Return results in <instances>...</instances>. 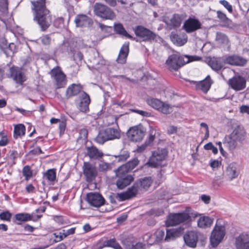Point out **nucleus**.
<instances>
[{
  "label": "nucleus",
  "instance_id": "1",
  "mask_svg": "<svg viewBox=\"0 0 249 249\" xmlns=\"http://www.w3.org/2000/svg\"><path fill=\"white\" fill-rule=\"evenodd\" d=\"M32 3L36 12L35 20L42 31H46L52 23V17L46 8L45 0H36L32 1Z\"/></svg>",
  "mask_w": 249,
  "mask_h": 249
},
{
  "label": "nucleus",
  "instance_id": "2",
  "mask_svg": "<svg viewBox=\"0 0 249 249\" xmlns=\"http://www.w3.org/2000/svg\"><path fill=\"white\" fill-rule=\"evenodd\" d=\"M200 59L199 57L196 56L184 55L183 56L178 54H173L168 57L166 64L169 68L177 71L184 64L193 61L198 60Z\"/></svg>",
  "mask_w": 249,
  "mask_h": 249
},
{
  "label": "nucleus",
  "instance_id": "3",
  "mask_svg": "<svg viewBox=\"0 0 249 249\" xmlns=\"http://www.w3.org/2000/svg\"><path fill=\"white\" fill-rule=\"evenodd\" d=\"M93 8L95 14L102 18L113 20L115 18L116 15L113 11L105 4L96 3Z\"/></svg>",
  "mask_w": 249,
  "mask_h": 249
},
{
  "label": "nucleus",
  "instance_id": "4",
  "mask_svg": "<svg viewBox=\"0 0 249 249\" xmlns=\"http://www.w3.org/2000/svg\"><path fill=\"white\" fill-rule=\"evenodd\" d=\"M8 77L11 78L18 85L23 86L27 80V77L21 68L13 66L9 68Z\"/></svg>",
  "mask_w": 249,
  "mask_h": 249
},
{
  "label": "nucleus",
  "instance_id": "5",
  "mask_svg": "<svg viewBox=\"0 0 249 249\" xmlns=\"http://www.w3.org/2000/svg\"><path fill=\"white\" fill-rule=\"evenodd\" d=\"M225 228L221 225L216 224L210 236V242L213 247H216L223 240L225 235Z\"/></svg>",
  "mask_w": 249,
  "mask_h": 249
},
{
  "label": "nucleus",
  "instance_id": "6",
  "mask_svg": "<svg viewBox=\"0 0 249 249\" xmlns=\"http://www.w3.org/2000/svg\"><path fill=\"white\" fill-rule=\"evenodd\" d=\"M147 104L152 107L160 110L163 114H170L172 112V107L168 104H166L160 100L148 98L146 100Z\"/></svg>",
  "mask_w": 249,
  "mask_h": 249
},
{
  "label": "nucleus",
  "instance_id": "7",
  "mask_svg": "<svg viewBox=\"0 0 249 249\" xmlns=\"http://www.w3.org/2000/svg\"><path fill=\"white\" fill-rule=\"evenodd\" d=\"M145 133V128L140 124L130 128L127 132V136L131 141L137 142L143 139Z\"/></svg>",
  "mask_w": 249,
  "mask_h": 249
},
{
  "label": "nucleus",
  "instance_id": "8",
  "mask_svg": "<svg viewBox=\"0 0 249 249\" xmlns=\"http://www.w3.org/2000/svg\"><path fill=\"white\" fill-rule=\"evenodd\" d=\"M167 152L165 149H158L153 152L148 162L146 163L151 167H157L160 165V162L164 160Z\"/></svg>",
  "mask_w": 249,
  "mask_h": 249
},
{
  "label": "nucleus",
  "instance_id": "9",
  "mask_svg": "<svg viewBox=\"0 0 249 249\" xmlns=\"http://www.w3.org/2000/svg\"><path fill=\"white\" fill-rule=\"evenodd\" d=\"M90 102L89 95L84 91L81 92L78 98L75 101L77 108L82 112H87L89 111Z\"/></svg>",
  "mask_w": 249,
  "mask_h": 249
},
{
  "label": "nucleus",
  "instance_id": "10",
  "mask_svg": "<svg viewBox=\"0 0 249 249\" xmlns=\"http://www.w3.org/2000/svg\"><path fill=\"white\" fill-rule=\"evenodd\" d=\"M82 169L83 174L88 182H92L97 176L98 171L96 166L90 162H84Z\"/></svg>",
  "mask_w": 249,
  "mask_h": 249
},
{
  "label": "nucleus",
  "instance_id": "11",
  "mask_svg": "<svg viewBox=\"0 0 249 249\" xmlns=\"http://www.w3.org/2000/svg\"><path fill=\"white\" fill-rule=\"evenodd\" d=\"M200 235V233L197 231H188L183 236L184 242L187 246L190 248H195L196 247L198 238Z\"/></svg>",
  "mask_w": 249,
  "mask_h": 249
},
{
  "label": "nucleus",
  "instance_id": "12",
  "mask_svg": "<svg viewBox=\"0 0 249 249\" xmlns=\"http://www.w3.org/2000/svg\"><path fill=\"white\" fill-rule=\"evenodd\" d=\"M134 31L135 35L141 38L143 41L153 40L157 36L155 33L142 26H137Z\"/></svg>",
  "mask_w": 249,
  "mask_h": 249
},
{
  "label": "nucleus",
  "instance_id": "13",
  "mask_svg": "<svg viewBox=\"0 0 249 249\" xmlns=\"http://www.w3.org/2000/svg\"><path fill=\"white\" fill-rule=\"evenodd\" d=\"M190 218V216L186 213L171 214L167 219V224L170 226H175L187 221Z\"/></svg>",
  "mask_w": 249,
  "mask_h": 249
},
{
  "label": "nucleus",
  "instance_id": "14",
  "mask_svg": "<svg viewBox=\"0 0 249 249\" xmlns=\"http://www.w3.org/2000/svg\"><path fill=\"white\" fill-rule=\"evenodd\" d=\"M222 61L225 64L232 66H243L247 63V60L237 55H230L223 56Z\"/></svg>",
  "mask_w": 249,
  "mask_h": 249
},
{
  "label": "nucleus",
  "instance_id": "15",
  "mask_svg": "<svg viewBox=\"0 0 249 249\" xmlns=\"http://www.w3.org/2000/svg\"><path fill=\"white\" fill-rule=\"evenodd\" d=\"M87 201L92 206L100 207L105 204V200L101 194L98 193H90L87 195Z\"/></svg>",
  "mask_w": 249,
  "mask_h": 249
},
{
  "label": "nucleus",
  "instance_id": "16",
  "mask_svg": "<svg viewBox=\"0 0 249 249\" xmlns=\"http://www.w3.org/2000/svg\"><path fill=\"white\" fill-rule=\"evenodd\" d=\"M52 76L55 80L58 88L63 87L66 84V75L62 71L60 67H56L51 71Z\"/></svg>",
  "mask_w": 249,
  "mask_h": 249
},
{
  "label": "nucleus",
  "instance_id": "17",
  "mask_svg": "<svg viewBox=\"0 0 249 249\" xmlns=\"http://www.w3.org/2000/svg\"><path fill=\"white\" fill-rule=\"evenodd\" d=\"M228 84L235 90L239 91L242 90L246 87V81L242 76H234L229 80Z\"/></svg>",
  "mask_w": 249,
  "mask_h": 249
},
{
  "label": "nucleus",
  "instance_id": "18",
  "mask_svg": "<svg viewBox=\"0 0 249 249\" xmlns=\"http://www.w3.org/2000/svg\"><path fill=\"white\" fill-rule=\"evenodd\" d=\"M201 27V23L198 20L189 18L184 23L183 28L188 33L193 32Z\"/></svg>",
  "mask_w": 249,
  "mask_h": 249
},
{
  "label": "nucleus",
  "instance_id": "19",
  "mask_svg": "<svg viewBox=\"0 0 249 249\" xmlns=\"http://www.w3.org/2000/svg\"><path fill=\"white\" fill-rule=\"evenodd\" d=\"M236 249H249V235L241 234L236 238Z\"/></svg>",
  "mask_w": 249,
  "mask_h": 249
},
{
  "label": "nucleus",
  "instance_id": "20",
  "mask_svg": "<svg viewBox=\"0 0 249 249\" xmlns=\"http://www.w3.org/2000/svg\"><path fill=\"white\" fill-rule=\"evenodd\" d=\"M139 190H140V189L138 186V184L135 183L126 192L118 194V196L121 200H125L135 196Z\"/></svg>",
  "mask_w": 249,
  "mask_h": 249
},
{
  "label": "nucleus",
  "instance_id": "21",
  "mask_svg": "<svg viewBox=\"0 0 249 249\" xmlns=\"http://www.w3.org/2000/svg\"><path fill=\"white\" fill-rule=\"evenodd\" d=\"M74 22L76 26L79 27H88L92 24V19L86 15L80 14L76 16Z\"/></svg>",
  "mask_w": 249,
  "mask_h": 249
},
{
  "label": "nucleus",
  "instance_id": "22",
  "mask_svg": "<svg viewBox=\"0 0 249 249\" xmlns=\"http://www.w3.org/2000/svg\"><path fill=\"white\" fill-rule=\"evenodd\" d=\"M129 53V43H124L120 49L119 55L116 59L118 63L124 64Z\"/></svg>",
  "mask_w": 249,
  "mask_h": 249
},
{
  "label": "nucleus",
  "instance_id": "23",
  "mask_svg": "<svg viewBox=\"0 0 249 249\" xmlns=\"http://www.w3.org/2000/svg\"><path fill=\"white\" fill-rule=\"evenodd\" d=\"M239 172L237 169V166L235 163H231L228 165L226 170V176L230 180L237 178Z\"/></svg>",
  "mask_w": 249,
  "mask_h": 249
},
{
  "label": "nucleus",
  "instance_id": "24",
  "mask_svg": "<svg viewBox=\"0 0 249 249\" xmlns=\"http://www.w3.org/2000/svg\"><path fill=\"white\" fill-rule=\"evenodd\" d=\"M118 178L116 181V185L118 188L123 189L129 185L134 180L132 176H126L125 177H117Z\"/></svg>",
  "mask_w": 249,
  "mask_h": 249
},
{
  "label": "nucleus",
  "instance_id": "25",
  "mask_svg": "<svg viewBox=\"0 0 249 249\" xmlns=\"http://www.w3.org/2000/svg\"><path fill=\"white\" fill-rule=\"evenodd\" d=\"M82 90V87L80 85L73 84L69 87L66 91V96L67 99L70 98L74 96L80 94Z\"/></svg>",
  "mask_w": 249,
  "mask_h": 249
},
{
  "label": "nucleus",
  "instance_id": "26",
  "mask_svg": "<svg viewBox=\"0 0 249 249\" xmlns=\"http://www.w3.org/2000/svg\"><path fill=\"white\" fill-rule=\"evenodd\" d=\"M185 18L184 14H175L170 19L169 25L173 28H178L180 26Z\"/></svg>",
  "mask_w": 249,
  "mask_h": 249
},
{
  "label": "nucleus",
  "instance_id": "27",
  "mask_svg": "<svg viewBox=\"0 0 249 249\" xmlns=\"http://www.w3.org/2000/svg\"><path fill=\"white\" fill-rule=\"evenodd\" d=\"M182 230L180 229H172L167 230L164 240L167 242L174 240L179 236L181 233Z\"/></svg>",
  "mask_w": 249,
  "mask_h": 249
},
{
  "label": "nucleus",
  "instance_id": "28",
  "mask_svg": "<svg viewBox=\"0 0 249 249\" xmlns=\"http://www.w3.org/2000/svg\"><path fill=\"white\" fill-rule=\"evenodd\" d=\"M87 155L90 159H99L103 156V153L94 146L87 147Z\"/></svg>",
  "mask_w": 249,
  "mask_h": 249
},
{
  "label": "nucleus",
  "instance_id": "29",
  "mask_svg": "<svg viewBox=\"0 0 249 249\" xmlns=\"http://www.w3.org/2000/svg\"><path fill=\"white\" fill-rule=\"evenodd\" d=\"M246 136L245 130L240 126L235 128L231 133V136L235 139L237 142H240L244 140Z\"/></svg>",
  "mask_w": 249,
  "mask_h": 249
},
{
  "label": "nucleus",
  "instance_id": "30",
  "mask_svg": "<svg viewBox=\"0 0 249 249\" xmlns=\"http://www.w3.org/2000/svg\"><path fill=\"white\" fill-rule=\"evenodd\" d=\"M172 41L176 45L181 46L185 44L187 41V38L184 36L172 34L170 36Z\"/></svg>",
  "mask_w": 249,
  "mask_h": 249
},
{
  "label": "nucleus",
  "instance_id": "31",
  "mask_svg": "<svg viewBox=\"0 0 249 249\" xmlns=\"http://www.w3.org/2000/svg\"><path fill=\"white\" fill-rule=\"evenodd\" d=\"M216 41L223 47L229 48L230 41L227 36L222 33H217L216 36Z\"/></svg>",
  "mask_w": 249,
  "mask_h": 249
},
{
  "label": "nucleus",
  "instance_id": "32",
  "mask_svg": "<svg viewBox=\"0 0 249 249\" xmlns=\"http://www.w3.org/2000/svg\"><path fill=\"white\" fill-rule=\"evenodd\" d=\"M237 141L231 136V134L229 136L225 137L224 145L228 147L229 150H232L235 148L237 146Z\"/></svg>",
  "mask_w": 249,
  "mask_h": 249
},
{
  "label": "nucleus",
  "instance_id": "33",
  "mask_svg": "<svg viewBox=\"0 0 249 249\" xmlns=\"http://www.w3.org/2000/svg\"><path fill=\"white\" fill-rule=\"evenodd\" d=\"M213 222V219L208 216H202L197 221V225L201 228H206L210 227Z\"/></svg>",
  "mask_w": 249,
  "mask_h": 249
},
{
  "label": "nucleus",
  "instance_id": "34",
  "mask_svg": "<svg viewBox=\"0 0 249 249\" xmlns=\"http://www.w3.org/2000/svg\"><path fill=\"white\" fill-rule=\"evenodd\" d=\"M138 184V186L140 190H147L151 185L152 180L151 178L146 177L142 179H140L135 182Z\"/></svg>",
  "mask_w": 249,
  "mask_h": 249
},
{
  "label": "nucleus",
  "instance_id": "35",
  "mask_svg": "<svg viewBox=\"0 0 249 249\" xmlns=\"http://www.w3.org/2000/svg\"><path fill=\"white\" fill-rule=\"evenodd\" d=\"M105 130L108 138V140L120 138V132L118 129L109 127L106 129Z\"/></svg>",
  "mask_w": 249,
  "mask_h": 249
},
{
  "label": "nucleus",
  "instance_id": "36",
  "mask_svg": "<svg viewBox=\"0 0 249 249\" xmlns=\"http://www.w3.org/2000/svg\"><path fill=\"white\" fill-rule=\"evenodd\" d=\"M211 79L209 76H208L206 78L200 82L197 85L198 88L202 90L204 93L207 92L210 89L212 85Z\"/></svg>",
  "mask_w": 249,
  "mask_h": 249
},
{
  "label": "nucleus",
  "instance_id": "37",
  "mask_svg": "<svg viewBox=\"0 0 249 249\" xmlns=\"http://www.w3.org/2000/svg\"><path fill=\"white\" fill-rule=\"evenodd\" d=\"M114 30L115 32L118 34H120L130 39H132L133 38L131 35L127 33L126 31L124 28L123 25L121 23H115Z\"/></svg>",
  "mask_w": 249,
  "mask_h": 249
},
{
  "label": "nucleus",
  "instance_id": "38",
  "mask_svg": "<svg viewBox=\"0 0 249 249\" xmlns=\"http://www.w3.org/2000/svg\"><path fill=\"white\" fill-rule=\"evenodd\" d=\"M25 133V127L23 124H19L15 126L14 137L15 139L24 135Z\"/></svg>",
  "mask_w": 249,
  "mask_h": 249
},
{
  "label": "nucleus",
  "instance_id": "39",
  "mask_svg": "<svg viewBox=\"0 0 249 249\" xmlns=\"http://www.w3.org/2000/svg\"><path fill=\"white\" fill-rule=\"evenodd\" d=\"M15 219L14 222H16V221L25 222L33 219L32 215L27 213H17L15 216Z\"/></svg>",
  "mask_w": 249,
  "mask_h": 249
},
{
  "label": "nucleus",
  "instance_id": "40",
  "mask_svg": "<svg viewBox=\"0 0 249 249\" xmlns=\"http://www.w3.org/2000/svg\"><path fill=\"white\" fill-rule=\"evenodd\" d=\"M114 156L118 162H124L129 158L130 154L127 150H122L119 155Z\"/></svg>",
  "mask_w": 249,
  "mask_h": 249
},
{
  "label": "nucleus",
  "instance_id": "41",
  "mask_svg": "<svg viewBox=\"0 0 249 249\" xmlns=\"http://www.w3.org/2000/svg\"><path fill=\"white\" fill-rule=\"evenodd\" d=\"M95 140L99 144H103L105 142L109 141L106 130L100 131Z\"/></svg>",
  "mask_w": 249,
  "mask_h": 249
},
{
  "label": "nucleus",
  "instance_id": "42",
  "mask_svg": "<svg viewBox=\"0 0 249 249\" xmlns=\"http://www.w3.org/2000/svg\"><path fill=\"white\" fill-rule=\"evenodd\" d=\"M116 176L117 177H125L126 176H131L128 175L127 173L129 172L127 167L124 164L121 165L115 170Z\"/></svg>",
  "mask_w": 249,
  "mask_h": 249
},
{
  "label": "nucleus",
  "instance_id": "43",
  "mask_svg": "<svg viewBox=\"0 0 249 249\" xmlns=\"http://www.w3.org/2000/svg\"><path fill=\"white\" fill-rule=\"evenodd\" d=\"M103 246L111 247L114 249H123L115 239H111L105 241Z\"/></svg>",
  "mask_w": 249,
  "mask_h": 249
},
{
  "label": "nucleus",
  "instance_id": "44",
  "mask_svg": "<svg viewBox=\"0 0 249 249\" xmlns=\"http://www.w3.org/2000/svg\"><path fill=\"white\" fill-rule=\"evenodd\" d=\"M75 229L74 228H72L67 230H63L62 232H60V239H54L55 242H59L68 235L73 234L75 232Z\"/></svg>",
  "mask_w": 249,
  "mask_h": 249
},
{
  "label": "nucleus",
  "instance_id": "45",
  "mask_svg": "<svg viewBox=\"0 0 249 249\" xmlns=\"http://www.w3.org/2000/svg\"><path fill=\"white\" fill-rule=\"evenodd\" d=\"M209 65L212 69L216 71L220 70L223 67L222 63L218 60L211 61Z\"/></svg>",
  "mask_w": 249,
  "mask_h": 249
},
{
  "label": "nucleus",
  "instance_id": "46",
  "mask_svg": "<svg viewBox=\"0 0 249 249\" xmlns=\"http://www.w3.org/2000/svg\"><path fill=\"white\" fill-rule=\"evenodd\" d=\"M22 174L25 178V179L28 180L30 179L33 175L32 170L29 165L25 166L22 169Z\"/></svg>",
  "mask_w": 249,
  "mask_h": 249
},
{
  "label": "nucleus",
  "instance_id": "47",
  "mask_svg": "<svg viewBox=\"0 0 249 249\" xmlns=\"http://www.w3.org/2000/svg\"><path fill=\"white\" fill-rule=\"evenodd\" d=\"M98 169L100 172H107L111 169V165L101 161L99 163Z\"/></svg>",
  "mask_w": 249,
  "mask_h": 249
},
{
  "label": "nucleus",
  "instance_id": "48",
  "mask_svg": "<svg viewBox=\"0 0 249 249\" xmlns=\"http://www.w3.org/2000/svg\"><path fill=\"white\" fill-rule=\"evenodd\" d=\"M139 162V161L137 159H134L124 165L127 167V169L130 171L138 165Z\"/></svg>",
  "mask_w": 249,
  "mask_h": 249
},
{
  "label": "nucleus",
  "instance_id": "49",
  "mask_svg": "<svg viewBox=\"0 0 249 249\" xmlns=\"http://www.w3.org/2000/svg\"><path fill=\"white\" fill-rule=\"evenodd\" d=\"M12 215V213L8 211H5L0 213V219L4 221H10Z\"/></svg>",
  "mask_w": 249,
  "mask_h": 249
},
{
  "label": "nucleus",
  "instance_id": "50",
  "mask_svg": "<svg viewBox=\"0 0 249 249\" xmlns=\"http://www.w3.org/2000/svg\"><path fill=\"white\" fill-rule=\"evenodd\" d=\"M45 176L49 180L53 181L56 178L55 172L53 169H49L46 172Z\"/></svg>",
  "mask_w": 249,
  "mask_h": 249
},
{
  "label": "nucleus",
  "instance_id": "51",
  "mask_svg": "<svg viewBox=\"0 0 249 249\" xmlns=\"http://www.w3.org/2000/svg\"><path fill=\"white\" fill-rule=\"evenodd\" d=\"M8 0H0V10L3 13H7L8 11Z\"/></svg>",
  "mask_w": 249,
  "mask_h": 249
},
{
  "label": "nucleus",
  "instance_id": "52",
  "mask_svg": "<svg viewBox=\"0 0 249 249\" xmlns=\"http://www.w3.org/2000/svg\"><path fill=\"white\" fill-rule=\"evenodd\" d=\"M155 236L156 237V240L160 241L163 239L164 232L162 230H158L155 232Z\"/></svg>",
  "mask_w": 249,
  "mask_h": 249
},
{
  "label": "nucleus",
  "instance_id": "53",
  "mask_svg": "<svg viewBox=\"0 0 249 249\" xmlns=\"http://www.w3.org/2000/svg\"><path fill=\"white\" fill-rule=\"evenodd\" d=\"M219 2L223 5L229 12L231 13L232 12V6L227 0H221Z\"/></svg>",
  "mask_w": 249,
  "mask_h": 249
},
{
  "label": "nucleus",
  "instance_id": "54",
  "mask_svg": "<svg viewBox=\"0 0 249 249\" xmlns=\"http://www.w3.org/2000/svg\"><path fill=\"white\" fill-rule=\"evenodd\" d=\"M217 17L218 18L223 22H226L228 20V18L227 17L226 15L221 12L220 11H217Z\"/></svg>",
  "mask_w": 249,
  "mask_h": 249
},
{
  "label": "nucleus",
  "instance_id": "55",
  "mask_svg": "<svg viewBox=\"0 0 249 249\" xmlns=\"http://www.w3.org/2000/svg\"><path fill=\"white\" fill-rule=\"evenodd\" d=\"M0 135L2 137V139L0 140V146L6 145L8 143L6 136L4 135V133L2 132L0 133Z\"/></svg>",
  "mask_w": 249,
  "mask_h": 249
},
{
  "label": "nucleus",
  "instance_id": "56",
  "mask_svg": "<svg viewBox=\"0 0 249 249\" xmlns=\"http://www.w3.org/2000/svg\"><path fill=\"white\" fill-rule=\"evenodd\" d=\"M41 42L44 45L49 44L51 42V38L48 35L44 36L41 38Z\"/></svg>",
  "mask_w": 249,
  "mask_h": 249
},
{
  "label": "nucleus",
  "instance_id": "57",
  "mask_svg": "<svg viewBox=\"0 0 249 249\" xmlns=\"http://www.w3.org/2000/svg\"><path fill=\"white\" fill-rule=\"evenodd\" d=\"M221 164V162L217 160H211L210 162V166L213 168L218 167Z\"/></svg>",
  "mask_w": 249,
  "mask_h": 249
},
{
  "label": "nucleus",
  "instance_id": "58",
  "mask_svg": "<svg viewBox=\"0 0 249 249\" xmlns=\"http://www.w3.org/2000/svg\"><path fill=\"white\" fill-rule=\"evenodd\" d=\"M133 111L143 116H149L150 115V113L141 110L134 109Z\"/></svg>",
  "mask_w": 249,
  "mask_h": 249
},
{
  "label": "nucleus",
  "instance_id": "59",
  "mask_svg": "<svg viewBox=\"0 0 249 249\" xmlns=\"http://www.w3.org/2000/svg\"><path fill=\"white\" fill-rule=\"evenodd\" d=\"M66 127V124L64 122H60L59 125V128L60 129V134H63L65 131Z\"/></svg>",
  "mask_w": 249,
  "mask_h": 249
},
{
  "label": "nucleus",
  "instance_id": "60",
  "mask_svg": "<svg viewBox=\"0 0 249 249\" xmlns=\"http://www.w3.org/2000/svg\"><path fill=\"white\" fill-rule=\"evenodd\" d=\"M202 200L206 204H209L210 201L211 197L209 196L203 195L201 196Z\"/></svg>",
  "mask_w": 249,
  "mask_h": 249
},
{
  "label": "nucleus",
  "instance_id": "61",
  "mask_svg": "<svg viewBox=\"0 0 249 249\" xmlns=\"http://www.w3.org/2000/svg\"><path fill=\"white\" fill-rule=\"evenodd\" d=\"M32 154L38 155L41 153H43L40 147H37L34 148L30 152Z\"/></svg>",
  "mask_w": 249,
  "mask_h": 249
},
{
  "label": "nucleus",
  "instance_id": "62",
  "mask_svg": "<svg viewBox=\"0 0 249 249\" xmlns=\"http://www.w3.org/2000/svg\"><path fill=\"white\" fill-rule=\"evenodd\" d=\"M130 249H143L142 243H138L135 245H132Z\"/></svg>",
  "mask_w": 249,
  "mask_h": 249
},
{
  "label": "nucleus",
  "instance_id": "63",
  "mask_svg": "<svg viewBox=\"0 0 249 249\" xmlns=\"http://www.w3.org/2000/svg\"><path fill=\"white\" fill-rule=\"evenodd\" d=\"M109 6L115 7L117 4L116 0H104Z\"/></svg>",
  "mask_w": 249,
  "mask_h": 249
},
{
  "label": "nucleus",
  "instance_id": "64",
  "mask_svg": "<svg viewBox=\"0 0 249 249\" xmlns=\"http://www.w3.org/2000/svg\"><path fill=\"white\" fill-rule=\"evenodd\" d=\"M240 111L242 113H247L249 114V107L242 106L240 107Z\"/></svg>",
  "mask_w": 249,
  "mask_h": 249
}]
</instances>
